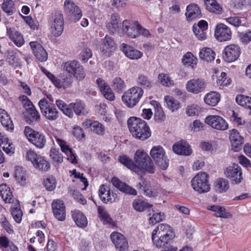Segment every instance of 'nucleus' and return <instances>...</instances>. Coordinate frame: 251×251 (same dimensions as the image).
<instances>
[{"mask_svg":"<svg viewBox=\"0 0 251 251\" xmlns=\"http://www.w3.org/2000/svg\"><path fill=\"white\" fill-rule=\"evenodd\" d=\"M134 163L126 155L120 156L119 161L138 175L145 172L153 174L155 172L154 164L149 155L143 150H138L134 155Z\"/></svg>","mask_w":251,"mask_h":251,"instance_id":"1","label":"nucleus"},{"mask_svg":"<svg viewBox=\"0 0 251 251\" xmlns=\"http://www.w3.org/2000/svg\"><path fill=\"white\" fill-rule=\"evenodd\" d=\"M174 237L173 229L169 225L160 224L152 231L151 240L153 245L157 248H161L169 244Z\"/></svg>","mask_w":251,"mask_h":251,"instance_id":"2","label":"nucleus"},{"mask_svg":"<svg viewBox=\"0 0 251 251\" xmlns=\"http://www.w3.org/2000/svg\"><path fill=\"white\" fill-rule=\"evenodd\" d=\"M129 132L136 139L145 141L151 135L149 126L143 120L135 117H131L127 120Z\"/></svg>","mask_w":251,"mask_h":251,"instance_id":"3","label":"nucleus"},{"mask_svg":"<svg viewBox=\"0 0 251 251\" xmlns=\"http://www.w3.org/2000/svg\"><path fill=\"white\" fill-rule=\"evenodd\" d=\"M122 26V34L125 33L131 38H135L139 35L146 37L151 36L150 31L142 26L137 21L125 20L123 22Z\"/></svg>","mask_w":251,"mask_h":251,"instance_id":"4","label":"nucleus"},{"mask_svg":"<svg viewBox=\"0 0 251 251\" xmlns=\"http://www.w3.org/2000/svg\"><path fill=\"white\" fill-rule=\"evenodd\" d=\"M144 94L143 90L134 86L126 91L122 99L124 104L128 108H132L139 101Z\"/></svg>","mask_w":251,"mask_h":251,"instance_id":"5","label":"nucleus"},{"mask_svg":"<svg viewBox=\"0 0 251 251\" xmlns=\"http://www.w3.org/2000/svg\"><path fill=\"white\" fill-rule=\"evenodd\" d=\"M208 175L205 172H200L192 178L191 183L193 190L199 194L207 193L210 189Z\"/></svg>","mask_w":251,"mask_h":251,"instance_id":"6","label":"nucleus"},{"mask_svg":"<svg viewBox=\"0 0 251 251\" xmlns=\"http://www.w3.org/2000/svg\"><path fill=\"white\" fill-rule=\"evenodd\" d=\"M151 158L162 170H166L169 166V159L163 148L161 146L153 147L150 152Z\"/></svg>","mask_w":251,"mask_h":251,"instance_id":"7","label":"nucleus"},{"mask_svg":"<svg viewBox=\"0 0 251 251\" xmlns=\"http://www.w3.org/2000/svg\"><path fill=\"white\" fill-rule=\"evenodd\" d=\"M224 175L230 179L232 184H239L243 180L242 169L237 164L234 163L227 167L224 171Z\"/></svg>","mask_w":251,"mask_h":251,"instance_id":"8","label":"nucleus"},{"mask_svg":"<svg viewBox=\"0 0 251 251\" xmlns=\"http://www.w3.org/2000/svg\"><path fill=\"white\" fill-rule=\"evenodd\" d=\"M63 68L69 74L73 75L77 81H82L86 76L82 66L75 60L66 62Z\"/></svg>","mask_w":251,"mask_h":251,"instance_id":"9","label":"nucleus"},{"mask_svg":"<svg viewBox=\"0 0 251 251\" xmlns=\"http://www.w3.org/2000/svg\"><path fill=\"white\" fill-rule=\"evenodd\" d=\"M24 133L28 141L38 148H43L46 142L45 136L42 133L25 126Z\"/></svg>","mask_w":251,"mask_h":251,"instance_id":"10","label":"nucleus"},{"mask_svg":"<svg viewBox=\"0 0 251 251\" xmlns=\"http://www.w3.org/2000/svg\"><path fill=\"white\" fill-rule=\"evenodd\" d=\"M64 21L62 14L58 13L52 16L50 21V30L55 37L60 36L63 31Z\"/></svg>","mask_w":251,"mask_h":251,"instance_id":"11","label":"nucleus"},{"mask_svg":"<svg viewBox=\"0 0 251 251\" xmlns=\"http://www.w3.org/2000/svg\"><path fill=\"white\" fill-rule=\"evenodd\" d=\"M65 12L70 20L76 23L82 17V12L79 8L71 0H66L64 3Z\"/></svg>","mask_w":251,"mask_h":251,"instance_id":"12","label":"nucleus"},{"mask_svg":"<svg viewBox=\"0 0 251 251\" xmlns=\"http://www.w3.org/2000/svg\"><path fill=\"white\" fill-rule=\"evenodd\" d=\"M204 122L213 128L221 131H225L228 128V124L222 117L218 115L207 116Z\"/></svg>","mask_w":251,"mask_h":251,"instance_id":"13","label":"nucleus"},{"mask_svg":"<svg viewBox=\"0 0 251 251\" xmlns=\"http://www.w3.org/2000/svg\"><path fill=\"white\" fill-rule=\"evenodd\" d=\"M240 47L235 44H230L225 47L223 51V58L227 62L236 60L240 54Z\"/></svg>","mask_w":251,"mask_h":251,"instance_id":"14","label":"nucleus"},{"mask_svg":"<svg viewBox=\"0 0 251 251\" xmlns=\"http://www.w3.org/2000/svg\"><path fill=\"white\" fill-rule=\"evenodd\" d=\"M117 49V44L113 38L106 35L101 40L100 50L103 55L109 57Z\"/></svg>","mask_w":251,"mask_h":251,"instance_id":"15","label":"nucleus"},{"mask_svg":"<svg viewBox=\"0 0 251 251\" xmlns=\"http://www.w3.org/2000/svg\"><path fill=\"white\" fill-rule=\"evenodd\" d=\"M110 239L117 249L120 251H126L128 249V242L126 237L122 233L114 231L111 233Z\"/></svg>","mask_w":251,"mask_h":251,"instance_id":"16","label":"nucleus"},{"mask_svg":"<svg viewBox=\"0 0 251 251\" xmlns=\"http://www.w3.org/2000/svg\"><path fill=\"white\" fill-rule=\"evenodd\" d=\"M232 36V32L229 27L224 24H218L215 29V36L220 42L229 40Z\"/></svg>","mask_w":251,"mask_h":251,"instance_id":"17","label":"nucleus"},{"mask_svg":"<svg viewBox=\"0 0 251 251\" xmlns=\"http://www.w3.org/2000/svg\"><path fill=\"white\" fill-rule=\"evenodd\" d=\"M206 83L204 80L200 78H193L189 80L186 85V90L195 94H199L204 90Z\"/></svg>","mask_w":251,"mask_h":251,"instance_id":"18","label":"nucleus"},{"mask_svg":"<svg viewBox=\"0 0 251 251\" xmlns=\"http://www.w3.org/2000/svg\"><path fill=\"white\" fill-rule=\"evenodd\" d=\"M99 195L100 200L105 203H112L118 200L117 194L111 192L109 186L104 184L100 186Z\"/></svg>","mask_w":251,"mask_h":251,"instance_id":"19","label":"nucleus"},{"mask_svg":"<svg viewBox=\"0 0 251 251\" xmlns=\"http://www.w3.org/2000/svg\"><path fill=\"white\" fill-rule=\"evenodd\" d=\"M82 126L86 129L90 128L92 132L97 135L102 136L104 134V126L98 121L87 119L82 123Z\"/></svg>","mask_w":251,"mask_h":251,"instance_id":"20","label":"nucleus"},{"mask_svg":"<svg viewBox=\"0 0 251 251\" xmlns=\"http://www.w3.org/2000/svg\"><path fill=\"white\" fill-rule=\"evenodd\" d=\"M29 44L33 54L39 61L44 62L47 60V52L39 43L37 41H31Z\"/></svg>","mask_w":251,"mask_h":251,"instance_id":"21","label":"nucleus"},{"mask_svg":"<svg viewBox=\"0 0 251 251\" xmlns=\"http://www.w3.org/2000/svg\"><path fill=\"white\" fill-rule=\"evenodd\" d=\"M52 210L54 216L58 220L63 221L65 219V206L64 203L61 200H55L52 201Z\"/></svg>","mask_w":251,"mask_h":251,"instance_id":"22","label":"nucleus"},{"mask_svg":"<svg viewBox=\"0 0 251 251\" xmlns=\"http://www.w3.org/2000/svg\"><path fill=\"white\" fill-rule=\"evenodd\" d=\"M121 49L125 55L131 60H138L143 55V53L140 50L125 43L122 44Z\"/></svg>","mask_w":251,"mask_h":251,"instance_id":"23","label":"nucleus"},{"mask_svg":"<svg viewBox=\"0 0 251 251\" xmlns=\"http://www.w3.org/2000/svg\"><path fill=\"white\" fill-rule=\"evenodd\" d=\"M229 139L232 150L238 151L244 143V138L236 129H233L230 131Z\"/></svg>","mask_w":251,"mask_h":251,"instance_id":"24","label":"nucleus"},{"mask_svg":"<svg viewBox=\"0 0 251 251\" xmlns=\"http://www.w3.org/2000/svg\"><path fill=\"white\" fill-rule=\"evenodd\" d=\"M173 150L176 154L182 155H189L192 153L190 145L184 141L176 143L173 146Z\"/></svg>","mask_w":251,"mask_h":251,"instance_id":"25","label":"nucleus"},{"mask_svg":"<svg viewBox=\"0 0 251 251\" xmlns=\"http://www.w3.org/2000/svg\"><path fill=\"white\" fill-rule=\"evenodd\" d=\"M97 83L105 98L111 101L115 99V95L109 86L105 81L100 78H99L97 79Z\"/></svg>","mask_w":251,"mask_h":251,"instance_id":"26","label":"nucleus"},{"mask_svg":"<svg viewBox=\"0 0 251 251\" xmlns=\"http://www.w3.org/2000/svg\"><path fill=\"white\" fill-rule=\"evenodd\" d=\"M111 182L115 187L122 192L133 196L137 195V192L135 189L125 183L122 182L119 179L116 177H114L112 178Z\"/></svg>","mask_w":251,"mask_h":251,"instance_id":"27","label":"nucleus"},{"mask_svg":"<svg viewBox=\"0 0 251 251\" xmlns=\"http://www.w3.org/2000/svg\"><path fill=\"white\" fill-rule=\"evenodd\" d=\"M213 187L216 193L222 194L229 189V183L226 178H218L214 181Z\"/></svg>","mask_w":251,"mask_h":251,"instance_id":"28","label":"nucleus"},{"mask_svg":"<svg viewBox=\"0 0 251 251\" xmlns=\"http://www.w3.org/2000/svg\"><path fill=\"white\" fill-rule=\"evenodd\" d=\"M7 35L10 39L18 47H22L25 43L23 36L14 28L7 29Z\"/></svg>","mask_w":251,"mask_h":251,"instance_id":"29","label":"nucleus"},{"mask_svg":"<svg viewBox=\"0 0 251 251\" xmlns=\"http://www.w3.org/2000/svg\"><path fill=\"white\" fill-rule=\"evenodd\" d=\"M207 209L214 212V216L217 218H231L232 215L226 211L224 206L218 205H211L207 206Z\"/></svg>","mask_w":251,"mask_h":251,"instance_id":"30","label":"nucleus"},{"mask_svg":"<svg viewBox=\"0 0 251 251\" xmlns=\"http://www.w3.org/2000/svg\"><path fill=\"white\" fill-rule=\"evenodd\" d=\"M57 144L61 148L62 152H64L67 156V159L72 163H76V160L75 155L73 153L71 149L67 145V143L58 138L55 137Z\"/></svg>","mask_w":251,"mask_h":251,"instance_id":"31","label":"nucleus"},{"mask_svg":"<svg viewBox=\"0 0 251 251\" xmlns=\"http://www.w3.org/2000/svg\"><path fill=\"white\" fill-rule=\"evenodd\" d=\"M119 16L116 14H113L111 16L110 21L107 24L106 27L110 33L114 34L117 31L122 35V29L121 27V23H119Z\"/></svg>","mask_w":251,"mask_h":251,"instance_id":"32","label":"nucleus"},{"mask_svg":"<svg viewBox=\"0 0 251 251\" xmlns=\"http://www.w3.org/2000/svg\"><path fill=\"white\" fill-rule=\"evenodd\" d=\"M201 15V10L197 4L192 3L187 6L185 15L188 21L200 18Z\"/></svg>","mask_w":251,"mask_h":251,"instance_id":"33","label":"nucleus"},{"mask_svg":"<svg viewBox=\"0 0 251 251\" xmlns=\"http://www.w3.org/2000/svg\"><path fill=\"white\" fill-rule=\"evenodd\" d=\"M14 177L17 182L22 186L27 183V175L22 167L17 166L15 168Z\"/></svg>","mask_w":251,"mask_h":251,"instance_id":"34","label":"nucleus"},{"mask_svg":"<svg viewBox=\"0 0 251 251\" xmlns=\"http://www.w3.org/2000/svg\"><path fill=\"white\" fill-rule=\"evenodd\" d=\"M137 187L143 191L144 195L148 197H154L157 196V191L154 189H152L144 179H142L141 182L138 183Z\"/></svg>","mask_w":251,"mask_h":251,"instance_id":"35","label":"nucleus"},{"mask_svg":"<svg viewBox=\"0 0 251 251\" xmlns=\"http://www.w3.org/2000/svg\"><path fill=\"white\" fill-rule=\"evenodd\" d=\"M0 195L3 200L6 203H11L14 201L11 190L5 184H2L0 185Z\"/></svg>","mask_w":251,"mask_h":251,"instance_id":"36","label":"nucleus"},{"mask_svg":"<svg viewBox=\"0 0 251 251\" xmlns=\"http://www.w3.org/2000/svg\"><path fill=\"white\" fill-rule=\"evenodd\" d=\"M98 212L99 217L104 224L108 225L112 227L115 226L114 222L103 207L99 206L98 207Z\"/></svg>","mask_w":251,"mask_h":251,"instance_id":"37","label":"nucleus"},{"mask_svg":"<svg viewBox=\"0 0 251 251\" xmlns=\"http://www.w3.org/2000/svg\"><path fill=\"white\" fill-rule=\"evenodd\" d=\"M72 217L78 226L84 227L87 225V218L81 211L79 210L74 211Z\"/></svg>","mask_w":251,"mask_h":251,"instance_id":"38","label":"nucleus"},{"mask_svg":"<svg viewBox=\"0 0 251 251\" xmlns=\"http://www.w3.org/2000/svg\"><path fill=\"white\" fill-rule=\"evenodd\" d=\"M0 121L7 130H12L14 128L12 121L6 111H0Z\"/></svg>","mask_w":251,"mask_h":251,"instance_id":"39","label":"nucleus"},{"mask_svg":"<svg viewBox=\"0 0 251 251\" xmlns=\"http://www.w3.org/2000/svg\"><path fill=\"white\" fill-rule=\"evenodd\" d=\"M220 99V95L214 91L208 93L204 97V100L206 104L214 106L217 104Z\"/></svg>","mask_w":251,"mask_h":251,"instance_id":"40","label":"nucleus"},{"mask_svg":"<svg viewBox=\"0 0 251 251\" xmlns=\"http://www.w3.org/2000/svg\"><path fill=\"white\" fill-rule=\"evenodd\" d=\"M206 9L210 12L219 14L222 11V6L216 0H204Z\"/></svg>","mask_w":251,"mask_h":251,"instance_id":"41","label":"nucleus"},{"mask_svg":"<svg viewBox=\"0 0 251 251\" xmlns=\"http://www.w3.org/2000/svg\"><path fill=\"white\" fill-rule=\"evenodd\" d=\"M215 53L210 48H203L199 52L200 58L203 60L211 62L214 60Z\"/></svg>","mask_w":251,"mask_h":251,"instance_id":"42","label":"nucleus"},{"mask_svg":"<svg viewBox=\"0 0 251 251\" xmlns=\"http://www.w3.org/2000/svg\"><path fill=\"white\" fill-rule=\"evenodd\" d=\"M111 85L112 89L118 93H121L126 87L125 81L120 77L114 78L111 81Z\"/></svg>","mask_w":251,"mask_h":251,"instance_id":"43","label":"nucleus"},{"mask_svg":"<svg viewBox=\"0 0 251 251\" xmlns=\"http://www.w3.org/2000/svg\"><path fill=\"white\" fill-rule=\"evenodd\" d=\"M182 61L185 66L194 68L197 64L198 60L191 52H188L183 56Z\"/></svg>","mask_w":251,"mask_h":251,"instance_id":"44","label":"nucleus"},{"mask_svg":"<svg viewBox=\"0 0 251 251\" xmlns=\"http://www.w3.org/2000/svg\"><path fill=\"white\" fill-rule=\"evenodd\" d=\"M132 206L136 211L143 212L145 209L151 207L152 205L141 199H137L134 200Z\"/></svg>","mask_w":251,"mask_h":251,"instance_id":"45","label":"nucleus"},{"mask_svg":"<svg viewBox=\"0 0 251 251\" xmlns=\"http://www.w3.org/2000/svg\"><path fill=\"white\" fill-rule=\"evenodd\" d=\"M6 145H8V147H10V142L9 141L8 138L4 134H2L1 133H0V146L2 147L3 150L7 154H12L14 152V148H7L6 147Z\"/></svg>","mask_w":251,"mask_h":251,"instance_id":"46","label":"nucleus"},{"mask_svg":"<svg viewBox=\"0 0 251 251\" xmlns=\"http://www.w3.org/2000/svg\"><path fill=\"white\" fill-rule=\"evenodd\" d=\"M23 114L25 120L29 124L36 122L40 118V115L37 111H25Z\"/></svg>","mask_w":251,"mask_h":251,"instance_id":"47","label":"nucleus"},{"mask_svg":"<svg viewBox=\"0 0 251 251\" xmlns=\"http://www.w3.org/2000/svg\"><path fill=\"white\" fill-rule=\"evenodd\" d=\"M7 60L9 65L12 66L15 69L21 68V60L16 55L15 52H12V54L8 55L7 57Z\"/></svg>","mask_w":251,"mask_h":251,"instance_id":"48","label":"nucleus"},{"mask_svg":"<svg viewBox=\"0 0 251 251\" xmlns=\"http://www.w3.org/2000/svg\"><path fill=\"white\" fill-rule=\"evenodd\" d=\"M164 101L167 105V107L169 109H172V110H177L180 108V104L179 102L172 96H165L164 98Z\"/></svg>","mask_w":251,"mask_h":251,"instance_id":"49","label":"nucleus"},{"mask_svg":"<svg viewBox=\"0 0 251 251\" xmlns=\"http://www.w3.org/2000/svg\"><path fill=\"white\" fill-rule=\"evenodd\" d=\"M158 78L160 83L164 86L171 87L174 85V80L171 78L169 75L167 74H160Z\"/></svg>","mask_w":251,"mask_h":251,"instance_id":"50","label":"nucleus"},{"mask_svg":"<svg viewBox=\"0 0 251 251\" xmlns=\"http://www.w3.org/2000/svg\"><path fill=\"white\" fill-rule=\"evenodd\" d=\"M33 166L36 169L45 172L48 171L50 168L49 163L41 156L39 158L38 161L33 165Z\"/></svg>","mask_w":251,"mask_h":251,"instance_id":"51","label":"nucleus"},{"mask_svg":"<svg viewBox=\"0 0 251 251\" xmlns=\"http://www.w3.org/2000/svg\"><path fill=\"white\" fill-rule=\"evenodd\" d=\"M2 10L8 15H11L15 11L14 3L12 0H6L3 1L2 4Z\"/></svg>","mask_w":251,"mask_h":251,"instance_id":"52","label":"nucleus"},{"mask_svg":"<svg viewBox=\"0 0 251 251\" xmlns=\"http://www.w3.org/2000/svg\"><path fill=\"white\" fill-rule=\"evenodd\" d=\"M231 82V79L226 77V74L225 72H222L217 80V84L220 87L226 86L229 85Z\"/></svg>","mask_w":251,"mask_h":251,"instance_id":"53","label":"nucleus"},{"mask_svg":"<svg viewBox=\"0 0 251 251\" xmlns=\"http://www.w3.org/2000/svg\"><path fill=\"white\" fill-rule=\"evenodd\" d=\"M72 78L70 76H66L62 81L58 80L54 82V85L57 88H63L65 89L70 87L72 83Z\"/></svg>","mask_w":251,"mask_h":251,"instance_id":"54","label":"nucleus"},{"mask_svg":"<svg viewBox=\"0 0 251 251\" xmlns=\"http://www.w3.org/2000/svg\"><path fill=\"white\" fill-rule=\"evenodd\" d=\"M193 31L196 37L199 40H204L207 37L206 30H204L203 28L200 29L199 26H193Z\"/></svg>","mask_w":251,"mask_h":251,"instance_id":"55","label":"nucleus"},{"mask_svg":"<svg viewBox=\"0 0 251 251\" xmlns=\"http://www.w3.org/2000/svg\"><path fill=\"white\" fill-rule=\"evenodd\" d=\"M50 156L56 164H60L63 162V157L62 154L55 149H51Z\"/></svg>","mask_w":251,"mask_h":251,"instance_id":"56","label":"nucleus"},{"mask_svg":"<svg viewBox=\"0 0 251 251\" xmlns=\"http://www.w3.org/2000/svg\"><path fill=\"white\" fill-rule=\"evenodd\" d=\"M44 185L48 191H53L56 187V179L52 176L48 177L44 180Z\"/></svg>","mask_w":251,"mask_h":251,"instance_id":"57","label":"nucleus"},{"mask_svg":"<svg viewBox=\"0 0 251 251\" xmlns=\"http://www.w3.org/2000/svg\"><path fill=\"white\" fill-rule=\"evenodd\" d=\"M137 83L144 88H151L152 86L151 81L147 76L142 75L138 76Z\"/></svg>","mask_w":251,"mask_h":251,"instance_id":"58","label":"nucleus"},{"mask_svg":"<svg viewBox=\"0 0 251 251\" xmlns=\"http://www.w3.org/2000/svg\"><path fill=\"white\" fill-rule=\"evenodd\" d=\"M164 219V213L162 212H156L152 214L149 219L150 224L154 225L157 223L162 221Z\"/></svg>","mask_w":251,"mask_h":251,"instance_id":"59","label":"nucleus"},{"mask_svg":"<svg viewBox=\"0 0 251 251\" xmlns=\"http://www.w3.org/2000/svg\"><path fill=\"white\" fill-rule=\"evenodd\" d=\"M70 193L72 197L82 204H85L87 202L86 199L83 196L76 190L71 188Z\"/></svg>","mask_w":251,"mask_h":251,"instance_id":"60","label":"nucleus"},{"mask_svg":"<svg viewBox=\"0 0 251 251\" xmlns=\"http://www.w3.org/2000/svg\"><path fill=\"white\" fill-rule=\"evenodd\" d=\"M19 100L21 101L25 110H33L34 106L26 96L25 95L20 96Z\"/></svg>","mask_w":251,"mask_h":251,"instance_id":"61","label":"nucleus"},{"mask_svg":"<svg viewBox=\"0 0 251 251\" xmlns=\"http://www.w3.org/2000/svg\"><path fill=\"white\" fill-rule=\"evenodd\" d=\"M128 3V0H112V6L118 10L124 9Z\"/></svg>","mask_w":251,"mask_h":251,"instance_id":"62","label":"nucleus"},{"mask_svg":"<svg viewBox=\"0 0 251 251\" xmlns=\"http://www.w3.org/2000/svg\"><path fill=\"white\" fill-rule=\"evenodd\" d=\"M235 6L242 10L247 9L251 6V0H239L235 3Z\"/></svg>","mask_w":251,"mask_h":251,"instance_id":"63","label":"nucleus"},{"mask_svg":"<svg viewBox=\"0 0 251 251\" xmlns=\"http://www.w3.org/2000/svg\"><path fill=\"white\" fill-rule=\"evenodd\" d=\"M85 107V104L81 100H76L75 102L70 103L68 108L66 110H82Z\"/></svg>","mask_w":251,"mask_h":251,"instance_id":"64","label":"nucleus"}]
</instances>
